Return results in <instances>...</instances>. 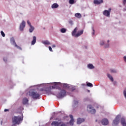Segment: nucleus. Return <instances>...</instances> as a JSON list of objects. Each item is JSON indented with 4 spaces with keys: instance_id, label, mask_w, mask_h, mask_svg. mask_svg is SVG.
Here are the masks:
<instances>
[{
    "instance_id": "1",
    "label": "nucleus",
    "mask_w": 126,
    "mask_h": 126,
    "mask_svg": "<svg viewBox=\"0 0 126 126\" xmlns=\"http://www.w3.org/2000/svg\"><path fill=\"white\" fill-rule=\"evenodd\" d=\"M22 121H23V118L20 116H14L12 118L13 124L15 125H20Z\"/></svg>"
},
{
    "instance_id": "2",
    "label": "nucleus",
    "mask_w": 126,
    "mask_h": 126,
    "mask_svg": "<svg viewBox=\"0 0 126 126\" xmlns=\"http://www.w3.org/2000/svg\"><path fill=\"white\" fill-rule=\"evenodd\" d=\"M29 95L35 100L39 99L40 98V94H38L37 92H33L32 91H30L29 92Z\"/></svg>"
},
{
    "instance_id": "3",
    "label": "nucleus",
    "mask_w": 126,
    "mask_h": 126,
    "mask_svg": "<svg viewBox=\"0 0 126 126\" xmlns=\"http://www.w3.org/2000/svg\"><path fill=\"white\" fill-rule=\"evenodd\" d=\"M66 94V92L65 91V90L63 89L61 90L60 93H59L57 96L58 97V98H63V96H65Z\"/></svg>"
},
{
    "instance_id": "4",
    "label": "nucleus",
    "mask_w": 126,
    "mask_h": 126,
    "mask_svg": "<svg viewBox=\"0 0 126 126\" xmlns=\"http://www.w3.org/2000/svg\"><path fill=\"white\" fill-rule=\"evenodd\" d=\"M112 10V8H109L108 10H105L103 12V14L104 16H106L107 17H110V14H111V11Z\"/></svg>"
},
{
    "instance_id": "5",
    "label": "nucleus",
    "mask_w": 126,
    "mask_h": 126,
    "mask_svg": "<svg viewBox=\"0 0 126 126\" xmlns=\"http://www.w3.org/2000/svg\"><path fill=\"white\" fill-rule=\"evenodd\" d=\"M87 110L89 112H91V114H95L96 113V110L92 109V105H88L87 106Z\"/></svg>"
},
{
    "instance_id": "6",
    "label": "nucleus",
    "mask_w": 126,
    "mask_h": 126,
    "mask_svg": "<svg viewBox=\"0 0 126 126\" xmlns=\"http://www.w3.org/2000/svg\"><path fill=\"white\" fill-rule=\"evenodd\" d=\"M26 24V23H25V21H23L22 23L20 25V31H23L24 28H25Z\"/></svg>"
},
{
    "instance_id": "7",
    "label": "nucleus",
    "mask_w": 126,
    "mask_h": 126,
    "mask_svg": "<svg viewBox=\"0 0 126 126\" xmlns=\"http://www.w3.org/2000/svg\"><path fill=\"white\" fill-rule=\"evenodd\" d=\"M101 124L103 126H107L109 125V121L107 119H103L101 121Z\"/></svg>"
},
{
    "instance_id": "8",
    "label": "nucleus",
    "mask_w": 126,
    "mask_h": 126,
    "mask_svg": "<svg viewBox=\"0 0 126 126\" xmlns=\"http://www.w3.org/2000/svg\"><path fill=\"white\" fill-rule=\"evenodd\" d=\"M61 124H62V122L59 123L57 121H53L51 123V125L54 126H59Z\"/></svg>"
},
{
    "instance_id": "9",
    "label": "nucleus",
    "mask_w": 126,
    "mask_h": 126,
    "mask_svg": "<svg viewBox=\"0 0 126 126\" xmlns=\"http://www.w3.org/2000/svg\"><path fill=\"white\" fill-rule=\"evenodd\" d=\"M10 42L11 43H12V44L15 45V46L16 47V48H20L19 47V46H17V44H16V43H15V40H14V38L13 37L10 39Z\"/></svg>"
},
{
    "instance_id": "10",
    "label": "nucleus",
    "mask_w": 126,
    "mask_h": 126,
    "mask_svg": "<svg viewBox=\"0 0 126 126\" xmlns=\"http://www.w3.org/2000/svg\"><path fill=\"white\" fill-rule=\"evenodd\" d=\"M83 34V30H81L80 32H78L77 33H76L74 37H76L77 38V37H79V36H81Z\"/></svg>"
},
{
    "instance_id": "11",
    "label": "nucleus",
    "mask_w": 126,
    "mask_h": 126,
    "mask_svg": "<svg viewBox=\"0 0 126 126\" xmlns=\"http://www.w3.org/2000/svg\"><path fill=\"white\" fill-rule=\"evenodd\" d=\"M71 120H70L69 124L71 126H73V123H74V120H73V116L71 115L69 116Z\"/></svg>"
},
{
    "instance_id": "12",
    "label": "nucleus",
    "mask_w": 126,
    "mask_h": 126,
    "mask_svg": "<svg viewBox=\"0 0 126 126\" xmlns=\"http://www.w3.org/2000/svg\"><path fill=\"white\" fill-rule=\"evenodd\" d=\"M94 4H100V3H103V0H94Z\"/></svg>"
},
{
    "instance_id": "13",
    "label": "nucleus",
    "mask_w": 126,
    "mask_h": 126,
    "mask_svg": "<svg viewBox=\"0 0 126 126\" xmlns=\"http://www.w3.org/2000/svg\"><path fill=\"white\" fill-rule=\"evenodd\" d=\"M84 121H85L84 119L78 118L77 119V124L78 125H80V124H81L82 123H83Z\"/></svg>"
},
{
    "instance_id": "14",
    "label": "nucleus",
    "mask_w": 126,
    "mask_h": 126,
    "mask_svg": "<svg viewBox=\"0 0 126 126\" xmlns=\"http://www.w3.org/2000/svg\"><path fill=\"white\" fill-rule=\"evenodd\" d=\"M121 123L123 126H126V119L125 118H122Z\"/></svg>"
},
{
    "instance_id": "15",
    "label": "nucleus",
    "mask_w": 126,
    "mask_h": 126,
    "mask_svg": "<svg viewBox=\"0 0 126 126\" xmlns=\"http://www.w3.org/2000/svg\"><path fill=\"white\" fill-rule=\"evenodd\" d=\"M119 119H118V117L116 118V119L113 121V124L115 126H117L119 124Z\"/></svg>"
},
{
    "instance_id": "16",
    "label": "nucleus",
    "mask_w": 126,
    "mask_h": 126,
    "mask_svg": "<svg viewBox=\"0 0 126 126\" xmlns=\"http://www.w3.org/2000/svg\"><path fill=\"white\" fill-rule=\"evenodd\" d=\"M29 100H28V99L27 98L25 97L23 99V104L24 105H26V104H28V102Z\"/></svg>"
},
{
    "instance_id": "17",
    "label": "nucleus",
    "mask_w": 126,
    "mask_h": 126,
    "mask_svg": "<svg viewBox=\"0 0 126 126\" xmlns=\"http://www.w3.org/2000/svg\"><path fill=\"white\" fill-rule=\"evenodd\" d=\"M78 30V28L77 27H76L72 32V36H74V35L76 34V32H77Z\"/></svg>"
},
{
    "instance_id": "18",
    "label": "nucleus",
    "mask_w": 126,
    "mask_h": 126,
    "mask_svg": "<svg viewBox=\"0 0 126 126\" xmlns=\"http://www.w3.org/2000/svg\"><path fill=\"white\" fill-rule=\"evenodd\" d=\"M36 40L37 38L36 37V36H33V40L32 41V45H35Z\"/></svg>"
},
{
    "instance_id": "19",
    "label": "nucleus",
    "mask_w": 126,
    "mask_h": 126,
    "mask_svg": "<svg viewBox=\"0 0 126 126\" xmlns=\"http://www.w3.org/2000/svg\"><path fill=\"white\" fill-rule=\"evenodd\" d=\"M75 17L78 19H80L82 17V16L81 15V14L79 13H76V14H75Z\"/></svg>"
},
{
    "instance_id": "20",
    "label": "nucleus",
    "mask_w": 126,
    "mask_h": 126,
    "mask_svg": "<svg viewBox=\"0 0 126 126\" xmlns=\"http://www.w3.org/2000/svg\"><path fill=\"white\" fill-rule=\"evenodd\" d=\"M107 77L109 78L112 82H114V78H113V76H112V75H111L110 74H107Z\"/></svg>"
},
{
    "instance_id": "21",
    "label": "nucleus",
    "mask_w": 126,
    "mask_h": 126,
    "mask_svg": "<svg viewBox=\"0 0 126 126\" xmlns=\"http://www.w3.org/2000/svg\"><path fill=\"white\" fill-rule=\"evenodd\" d=\"M58 7L59 5L57 3H55L52 5V8H58Z\"/></svg>"
},
{
    "instance_id": "22",
    "label": "nucleus",
    "mask_w": 126,
    "mask_h": 126,
    "mask_svg": "<svg viewBox=\"0 0 126 126\" xmlns=\"http://www.w3.org/2000/svg\"><path fill=\"white\" fill-rule=\"evenodd\" d=\"M88 68H90V69H93V68H94V66H93V64H88Z\"/></svg>"
},
{
    "instance_id": "23",
    "label": "nucleus",
    "mask_w": 126,
    "mask_h": 126,
    "mask_svg": "<svg viewBox=\"0 0 126 126\" xmlns=\"http://www.w3.org/2000/svg\"><path fill=\"white\" fill-rule=\"evenodd\" d=\"M42 43L44 45H50L51 44L50 42L48 41V40L42 41Z\"/></svg>"
},
{
    "instance_id": "24",
    "label": "nucleus",
    "mask_w": 126,
    "mask_h": 126,
    "mask_svg": "<svg viewBox=\"0 0 126 126\" xmlns=\"http://www.w3.org/2000/svg\"><path fill=\"white\" fill-rule=\"evenodd\" d=\"M30 28L29 29V31L31 33H32V32H33V31H34V28L32 26H30Z\"/></svg>"
},
{
    "instance_id": "25",
    "label": "nucleus",
    "mask_w": 126,
    "mask_h": 126,
    "mask_svg": "<svg viewBox=\"0 0 126 126\" xmlns=\"http://www.w3.org/2000/svg\"><path fill=\"white\" fill-rule=\"evenodd\" d=\"M45 91L46 94H48V95H51V94H52V92L51 91V90H46Z\"/></svg>"
},
{
    "instance_id": "26",
    "label": "nucleus",
    "mask_w": 126,
    "mask_h": 126,
    "mask_svg": "<svg viewBox=\"0 0 126 126\" xmlns=\"http://www.w3.org/2000/svg\"><path fill=\"white\" fill-rule=\"evenodd\" d=\"M69 3H70V4H74V3H75V2L74 0H69Z\"/></svg>"
},
{
    "instance_id": "27",
    "label": "nucleus",
    "mask_w": 126,
    "mask_h": 126,
    "mask_svg": "<svg viewBox=\"0 0 126 126\" xmlns=\"http://www.w3.org/2000/svg\"><path fill=\"white\" fill-rule=\"evenodd\" d=\"M61 33H65L66 32V30L64 28H63L61 30Z\"/></svg>"
},
{
    "instance_id": "28",
    "label": "nucleus",
    "mask_w": 126,
    "mask_h": 126,
    "mask_svg": "<svg viewBox=\"0 0 126 126\" xmlns=\"http://www.w3.org/2000/svg\"><path fill=\"white\" fill-rule=\"evenodd\" d=\"M87 86H88V87H93V85L91 83H88Z\"/></svg>"
},
{
    "instance_id": "29",
    "label": "nucleus",
    "mask_w": 126,
    "mask_h": 126,
    "mask_svg": "<svg viewBox=\"0 0 126 126\" xmlns=\"http://www.w3.org/2000/svg\"><path fill=\"white\" fill-rule=\"evenodd\" d=\"M110 72H111V73H116L117 70L113 69H110Z\"/></svg>"
},
{
    "instance_id": "30",
    "label": "nucleus",
    "mask_w": 126,
    "mask_h": 126,
    "mask_svg": "<svg viewBox=\"0 0 126 126\" xmlns=\"http://www.w3.org/2000/svg\"><path fill=\"white\" fill-rule=\"evenodd\" d=\"M1 34L2 35V37L5 36V34H4V32H3V31H1Z\"/></svg>"
},
{
    "instance_id": "31",
    "label": "nucleus",
    "mask_w": 126,
    "mask_h": 126,
    "mask_svg": "<svg viewBox=\"0 0 126 126\" xmlns=\"http://www.w3.org/2000/svg\"><path fill=\"white\" fill-rule=\"evenodd\" d=\"M92 30L93 32L92 33V35H95V30H94V28H92Z\"/></svg>"
},
{
    "instance_id": "32",
    "label": "nucleus",
    "mask_w": 126,
    "mask_h": 126,
    "mask_svg": "<svg viewBox=\"0 0 126 126\" xmlns=\"http://www.w3.org/2000/svg\"><path fill=\"white\" fill-rule=\"evenodd\" d=\"M27 24L29 25V26H32V25H31V23H30V22H29V20L27 21Z\"/></svg>"
},
{
    "instance_id": "33",
    "label": "nucleus",
    "mask_w": 126,
    "mask_h": 126,
    "mask_svg": "<svg viewBox=\"0 0 126 126\" xmlns=\"http://www.w3.org/2000/svg\"><path fill=\"white\" fill-rule=\"evenodd\" d=\"M56 87H57V85L56 84H55L54 86H52V88L53 89H55V88H56Z\"/></svg>"
},
{
    "instance_id": "34",
    "label": "nucleus",
    "mask_w": 126,
    "mask_h": 126,
    "mask_svg": "<svg viewBox=\"0 0 126 126\" xmlns=\"http://www.w3.org/2000/svg\"><path fill=\"white\" fill-rule=\"evenodd\" d=\"M49 50L50 51V52H53V49H52V47L51 46L49 47Z\"/></svg>"
},
{
    "instance_id": "35",
    "label": "nucleus",
    "mask_w": 126,
    "mask_h": 126,
    "mask_svg": "<svg viewBox=\"0 0 126 126\" xmlns=\"http://www.w3.org/2000/svg\"><path fill=\"white\" fill-rule=\"evenodd\" d=\"M63 87H68V85L66 84H64L63 85Z\"/></svg>"
},
{
    "instance_id": "36",
    "label": "nucleus",
    "mask_w": 126,
    "mask_h": 126,
    "mask_svg": "<svg viewBox=\"0 0 126 126\" xmlns=\"http://www.w3.org/2000/svg\"><path fill=\"white\" fill-rule=\"evenodd\" d=\"M3 61L5 63H6L7 62V59L6 58H3Z\"/></svg>"
},
{
    "instance_id": "37",
    "label": "nucleus",
    "mask_w": 126,
    "mask_h": 126,
    "mask_svg": "<svg viewBox=\"0 0 126 126\" xmlns=\"http://www.w3.org/2000/svg\"><path fill=\"white\" fill-rule=\"evenodd\" d=\"M100 45H101V46H103V45H104V41H101V42H100Z\"/></svg>"
},
{
    "instance_id": "38",
    "label": "nucleus",
    "mask_w": 126,
    "mask_h": 126,
    "mask_svg": "<svg viewBox=\"0 0 126 126\" xmlns=\"http://www.w3.org/2000/svg\"><path fill=\"white\" fill-rule=\"evenodd\" d=\"M126 0H124L123 4H124V5H126Z\"/></svg>"
},
{
    "instance_id": "39",
    "label": "nucleus",
    "mask_w": 126,
    "mask_h": 126,
    "mask_svg": "<svg viewBox=\"0 0 126 126\" xmlns=\"http://www.w3.org/2000/svg\"><path fill=\"white\" fill-rule=\"evenodd\" d=\"M74 104H75V105H76V104H78V101H77L76 100H75L74 101Z\"/></svg>"
},
{
    "instance_id": "40",
    "label": "nucleus",
    "mask_w": 126,
    "mask_h": 126,
    "mask_svg": "<svg viewBox=\"0 0 126 126\" xmlns=\"http://www.w3.org/2000/svg\"><path fill=\"white\" fill-rule=\"evenodd\" d=\"M124 61L126 62V56L124 57Z\"/></svg>"
},
{
    "instance_id": "41",
    "label": "nucleus",
    "mask_w": 126,
    "mask_h": 126,
    "mask_svg": "<svg viewBox=\"0 0 126 126\" xmlns=\"http://www.w3.org/2000/svg\"><path fill=\"white\" fill-rule=\"evenodd\" d=\"M9 110L8 109H5L4 111V112H8Z\"/></svg>"
},
{
    "instance_id": "42",
    "label": "nucleus",
    "mask_w": 126,
    "mask_h": 126,
    "mask_svg": "<svg viewBox=\"0 0 126 126\" xmlns=\"http://www.w3.org/2000/svg\"><path fill=\"white\" fill-rule=\"evenodd\" d=\"M52 48H56V45H55V44L53 45Z\"/></svg>"
},
{
    "instance_id": "43",
    "label": "nucleus",
    "mask_w": 126,
    "mask_h": 126,
    "mask_svg": "<svg viewBox=\"0 0 126 126\" xmlns=\"http://www.w3.org/2000/svg\"><path fill=\"white\" fill-rule=\"evenodd\" d=\"M105 48H108V47H109V44H107V45H105Z\"/></svg>"
},
{
    "instance_id": "44",
    "label": "nucleus",
    "mask_w": 126,
    "mask_h": 126,
    "mask_svg": "<svg viewBox=\"0 0 126 126\" xmlns=\"http://www.w3.org/2000/svg\"><path fill=\"white\" fill-rule=\"evenodd\" d=\"M124 10H125V11H126V7L124 8Z\"/></svg>"
},
{
    "instance_id": "45",
    "label": "nucleus",
    "mask_w": 126,
    "mask_h": 126,
    "mask_svg": "<svg viewBox=\"0 0 126 126\" xmlns=\"http://www.w3.org/2000/svg\"><path fill=\"white\" fill-rule=\"evenodd\" d=\"M110 42V40H107V43H109Z\"/></svg>"
},
{
    "instance_id": "46",
    "label": "nucleus",
    "mask_w": 126,
    "mask_h": 126,
    "mask_svg": "<svg viewBox=\"0 0 126 126\" xmlns=\"http://www.w3.org/2000/svg\"><path fill=\"white\" fill-rule=\"evenodd\" d=\"M58 121H59V122H60V121H61V119L59 120Z\"/></svg>"
},
{
    "instance_id": "47",
    "label": "nucleus",
    "mask_w": 126,
    "mask_h": 126,
    "mask_svg": "<svg viewBox=\"0 0 126 126\" xmlns=\"http://www.w3.org/2000/svg\"><path fill=\"white\" fill-rule=\"evenodd\" d=\"M41 91H43V90L41 89Z\"/></svg>"
},
{
    "instance_id": "48",
    "label": "nucleus",
    "mask_w": 126,
    "mask_h": 126,
    "mask_svg": "<svg viewBox=\"0 0 126 126\" xmlns=\"http://www.w3.org/2000/svg\"><path fill=\"white\" fill-rule=\"evenodd\" d=\"M95 122H97V120H96Z\"/></svg>"
}]
</instances>
